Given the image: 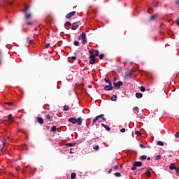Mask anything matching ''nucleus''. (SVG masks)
I'll list each match as a JSON object with an SVG mask.
<instances>
[{"label":"nucleus","instance_id":"c85d7f7f","mask_svg":"<svg viewBox=\"0 0 179 179\" xmlns=\"http://www.w3.org/2000/svg\"><path fill=\"white\" fill-rule=\"evenodd\" d=\"M75 143H66V146H69V147H73Z\"/></svg>","mask_w":179,"mask_h":179},{"label":"nucleus","instance_id":"2eb2a0df","mask_svg":"<svg viewBox=\"0 0 179 179\" xmlns=\"http://www.w3.org/2000/svg\"><path fill=\"white\" fill-rule=\"evenodd\" d=\"M37 122L39 123L40 124L43 125V117H38L37 118Z\"/></svg>","mask_w":179,"mask_h":179},{"label":"nucleus","instance_id":"7ed1b4c3","mask_svg":"<svg viewBox=\"0 0 179 179\" xmlns=\"http://www.w3.org/2000/svg\"><path fill=\"white\" fill-rule=\"evenodd\" d=\"M29 10V6H25V8L22 10V13H25L24 19L27 20H31L32 17V15L31 13H27V12Z\"/></svg>","mask_w":179,"mask_h":179},{"label":"nucleus","instance_id":"e2e57ef3","mask_svg":"<svg viewBox=\"0 0 179 179\" xmlns=\"http://www.w3.org/2000/svg\"><path fill=\"white\" fill-rule=\"evenodd\" d=\"M88 87L92 88V85H88Z\"/></svg>","mask_w":179,"mask_h":179},{"label":"nucleus","instance_id":"0e129e2a","mask_svg":"<svg viewBox=\"0 0 179 179\" xmlns=\"http://www.w3.org/2000/svg\"><path fill=\"white\" fill-rule=\"evenodd\" d=\"M0 125H1V122H0Z\"/></svg>","mask_w":179,"mask_h":179},{"label":"nucleus","instance_id":"c03bdc74","mask_svg":"<svg viewBox=\"0 0 179 179\" xmlns=\"http://www.w3.org/2000/svg\"><path fill=\"white\" fill-rule=\"evenodd\" d=\"M175 137L177 138H179V132L176 133Z\"/></svg>","mask_w":179,"mask_h":179},{"label":"nucleus","instance_id":"58836bf2","mask_svg":"<svg viewBox=\"0 0 179 179\" xmlns=\"http://www.w3.org/2000/svg\"><path fill=\"white\" fill-rule=\"evenodd\" d=\"M122 133H124L126 131L125 128H122V129L120 130Z\"/></svg>","mask_w":179,"mask_h":179},{"label":"nucleus","instance_id":"bb28decb","mask_svg":"<svg viewBox=\"0 0 179 179\" xmlns=\"http://www.w3.org/2000/svg\"><path fill=\"white\" fill-rule=\"evenodd\" d=\"M161 159H162V156L156 155V157H155V160L156 161L160 160Z\"/></svg>","mask_w":179,"mask_h":179},{"label":"nucleus","instance_id":"ddd939ff","mask_svg":"<svg viewBox=\"0 0 179 179\" xmlns=\"http://www.w3.org/2000/svg\"><path fill=\"white\" fill-rule=\"evenodd\" d=\"M157 17H158V14H154L153 15H152L150 17V21H155L156 19H157Z\"/></svg>","mask_w":179,"mask_h":179},{"label":"nucleus","instance_id":"a211bd4d","mask_svg":"<svg viewBox=\"0 0 179 179\" xmlns=\"http://www.w3.org/2000/svg\"><path fill=\"white\" fill-rule=\"evenodd\" d=\"M101 126H102L103 127L105 128V129H106V131H109L110 130V127L108 126H106L104 124H101Z\"/></svg>","mask_w":179,"mask_h":179},{"label":"nucleus","instance_id":"dca6fc26","mask_svg":"<svg viewBox=\"0 0 179 179\" xmlns=\"http://www.w3.org/2000/svg\"><path fill=\"white\" fill-rule=\"evenodd\" d=\"M169 169L171 171H173L176 169H178L176 166H175V164L172 163L171 164L170 166H169Z\"/></svg>","mask_w":179,"mask_h":179},{"label":"nucleus","instance_id":"79ce46f5","mask_svg":"<svg viewBox=\"0 0 179 179\" xmlns=\"http://www.w3.org/2000/svg\"><path fill=\"white\" fill-rule=\"evenodd\" d=\"M118 169H119V166L118 165H115L114 169L115 170H118Z\"/></svg>","mask_w":179,"mask_h":179},{"label":"nucleus","instance_id":"69168bd1","mask_svg":"<svg viewBox=\"0 0 179 179\" xmlns=\"http://www.w3.org/2000/svg\"><path fill=\"white\" fill-rule=\"evenodd\" d=\"M17 171H18V169H17Z\"/></svg>","mask_w":179,"mask_h":179},{"label":"nucleus","instance_id":"3c124183","mask_svg":"<svg viewBox=\"0 0 179 179\" xmlns=\"http://www.w3.org/2000/svg\"><path fill=\"white\" fill-rule=\"evenodd\" d=\"M8 106H12L13 105V102H9L7 103Z\"/></svg>","mask_w":179,"mask_h":179},{"label":"nucleus","instance_id":"423d86ee","mask_svg":"<svg viewBox=\"0 0 179 179\" xmlns=\"http://www.w3.org/2000/svg\"><path fill=\"white\" fill-rule=\"evenodd\" d=\"M113 85H114L116 90H120V88L123 85V82L119 81L117 83H113Z\"/></svg>","mask_w":179,"mask_h":179},{"label":"nucleus","instance_id":"49530a36","mask_svg":"<svg viewBox=\"0 0 179 179\" xmlns=\"http://www.w3.org/2000/svg\"><path fill=\"white\" fill-rule=\"evenodd\" d=\"M176 24H177V25H179V18L176 20Z\"/></svg>","mask_w":179,"mask_h":179},{"label":"nucleus","instance_id":"cd10ccee","mask_svg":"<svg viewBox=\"0 0 179 179\" xmlns=\"http://www.w3.org/2000/svg\"><path fill=\"white\" fill-rule=\"evenodd\" d=\"M56 130H57V128H56L55 126L52 127V128H51V131H52V132H55Z\"/></svg>","mask_w":179,"mask_h":179},{"label":"nucleus","instance_id":"9d476101","mask_svg":"<svg viewBox=\"0 0 179 179\" xmlns=\"http://www.w3.org/2000/svg\"><path fill=\"white\" fill-rule=\"evenodd\" d=\"M133 166L135 167H141V166H143V163L141 162H136L134 163Z\"/></svg>","mask_w":179,"mask_h":179},{"label":"nucleus","instance_id":"a878e982","mask_svg":"<svg viewBox=\"0 0 179 179\" xmlns=\"http://www.w3.org/2000/svg\"><path fill=\"white\" fill-rule=\"evenodd\" d=\"M12 119H13V115L12 114H10L8 115V121H12Z\"/></svg>","mask_w":179,"mask_h":179},{"label":"nucleus","instance_id":"e433bc0d","mask_svg":"<svg viewBox=\"0 0 179 179\" xmlns=\"http://www.w3.org/2000/svg\"><path fill=\"white\" fill-rule=\"evenodd\" d=\"M141 91L142 92H145V87L141 86Z\"/></svg>","mask_w":179,"mask_h":179},{"label":"nucleus","instance_id":"c756f323","mask_svg":"<svg viewBox=\"0 0 179 179\" xmlns=\"http://www.w3.org/2000/svg\"><path fill=\"white\" fill-rule=\"evenodd\" d=\"M114 176L116 177H121V173H120V172H116L115 173Z\"/></svg>","mask_w":179,"mask_h":179},{"label":"nucleus","instance_id":"13d9d810","mask_svg":"<svg viewBox=\"0 0 179 179\" xmlns=\"http://www.w3.org/2000/svg\"><path fill=\"white\" fill-rule=\"evenodd\" d=\"M146 159H148V161H150V157H147Z\"/></svg>","mask_w":179,"mask_h":179},{"label":"nucleus","instance_id":"39448f33","mask_svg":"<svg viewBox=\"0 0 179 179\" xmlns=\"http://www.w3.org/2000/svg\"><path fill=\"white\" fill-rule=\"evenodd\" d=\"M90 58H95L99 55V50H92L90 52Z\"/></svg>","mask_w":179,"mask_h":179},{"label":"nucleus","instance_id":"4d7b16f0","mask_svg":"<svg viewBox=\"0 0 179 179\" xmlns=\"http://www.w3.org/2000/svg\"><path fill=\"white\" fill-rule=\"evenodd\" d=\"M1 62H2V57H0V64H1Z\"/></svg>","mask_w":179,"mask_h":179},{"label":"nucleus","instance_id":"a19ab883","mask_svg":"<svg viewBox=\"0 0 179 179\" xmlns=\"http://www.w3.org/2000/svg\"><path fill=\"white\" fill-rule=\"evenodd\" d=\"M46 119L48 120H50V119H51L50 115H46Z\"/></svg>","mask_w":179,"mask_h":179},{"label":"nucleus","instance_id":"6e6552de","mask_svg":"<svg viewBox=\"0 0 179 179\" xmlns=\"http://www.w3.org/2000/svg\"><path fill=\"white\" fill-rule=\"evenodd\" d=\"M134 73H135V71H129V73H126V78H132L134 76Z\"/></svg>","mask_w":179,"mask_h":179},{"label":"nucleus","instance_id":"2f4dec72","mask_svg":"<svg viewBox=\"0 0 179 179\" xmlns=\"http://www.w3.org/2000/svg\"><path fill=\"white\" fill-rule=\"evenodd\" d=\"M145 176H148V177H150V171H146Z\"/></svg>","mask_w":179,"mask_h":179},{"label":"nucleus","instance_id":"f704fd0d","mask_svg":"<svg viewBox=\"0 0 179 179\" xmlns=\"http://www.w3.org/2000/svg\"><path fill=\"white\" fill-rule=\"evenodd\" d=\"M104 81H105V83H109L111 82V81L109 80L108 78H105Z\"/></svg>","mask_w":179,"mask_h":179},{"label":"nucleus","instance_id":"20e7f679","mask_svg":"<svg viewBox=\"0 0 179 179\" xmlns=\"http://www.w3.org/2000/svg\"><path fill=\"white\" fill-rule=\"evenodd\" d=\"M78 40L83 41V45L87 44V35L85 32H83L80 36H78Z\"/></svg>","mask_w":179,"mask_h":179},{"label":"nucleus","instance_id":"09e8293b","mask_svg":"<svg viewBox=\"0 0 179 179\" xmlns=\"http://www.w3.org/2000/svg\"><path fill=\"white\" fill-rule=\"evenodd\" d=\"M139 146H140L141 148H145V145H143V144L139 145Z\"/></svg>","mask_w":179,"mask_h":179},{"label":"nucleus","instance_id":"1a4fd4ad","mask_svg":"<svg viewBox=\"0 0 179 179\" xmlns=\"http://www.w3.org/2000/svg\"><path fill=\"white\" fill-rule=\"evenodd\" d=\"M75 14H76V11H73V12H71V13H69V14H66V19H70V18L72 17L73 15H75Z\"/></svg>","mask_w":179,"mask_h":179},{"label":"nucleus","instance_id":"9b49d317","mask_svg":"<svg viewBox=\"0 0 179 179\" xmlns=\"http://www.w3.org/2000/svg\"><path fill=\"white\" fill-rule=\"evenodd\" d=\"M113 90V87H112V86L106 85L104 87L105 91H112Z\"/></svg>","mask_w":179,"mask_h":179},{"label":"nucleus","instance_id":"052dcab7","mask_svg":"<svg viewBox=\"0 0 179 179\" xmlns=\"http://www.w3.org/2000/svg\"><path fill=\"white\" fill-rule=\"evenodd\" d=\"M171 22V19L168 20V22Z\"/></svg>","mask_w":179,"mask_h":179},{"label":"nucleus","instance_id":"c9c22d12","mask_svg":"<svg viewBox=\"0 0 179 179\" xmlns=\"http://www.w3.org/2000/svg\"><path fill=\"white\" fill-rule=\"evenodd\" d=\"M93 149H94L96 151H99V145H95L94 147H93Z\"/></svg>","mask_w":179,"mask_h":179},{"label":"nucleus","instance_id":"8fccbe9b","mask_svg":"<svg viewBox=\"0 0 179 179\" xmlns=\"http://www.w3.org/2000/svg\"><path fill=\"white\" fill-rule=\"evenodd\" d=\"M28 26H31L32 25V22H27Z\"/></svg>","mask_w":179,"mask_h":179},{"label":"nucleus","instance_id":"de8ad7c7","mask_svg":"<svg viewBox=\"0 0 179 179\" xmlns=\"http://www.w3.org/2000/svg\"><path fill=\"white\" fill-rule=\"evenodd\" d=\"M134 111H138V107H135L133 108Z\"/></svg>","mask_w":179,"mask_h":179},{"label":"nucleus","instance_id":"7c9ffc66","mask_svg":"<svg viewBox=\"0 0 179 179\" xmlns=\"http://www.w3.org/2000/svg\"><path fill=\"white\" fill-rule=\"evenodd\" d=\"M135 134L138 136H141V133L139 131H136Z\"/></svg>","mask_w":179,"mask_h":179},{"label":"nucleus","instance_id":"412c9836","mask_svg":"<svg viewBox=\"0 0 179 179\" xmlns=\"http://www.w3.org/2000/svg\"><path fill=\"white\" fill-rule=\"evenodd\" d=\"M69 110H70V107H69L67 105H64V111H68Z\"/></svg>","mask_w":179,"mask_h":179},{"label":"nucleus","instance_id":"4be33fe9","mask_svg":"<svg viewBox=\"0 0 179 179\" xmlns=\"http://www.w3.org/2000/svg\"><path fill=\"white\" fill-rule=\"evenodd\" d=\"M147 158H148V157H147L146 155H143V156H141V157L139 158V159L143 160V161H145V160H146Z\"/></svg>","mask_w":179,"mask_h":179},{"label":"nucleus","instance_id":"603ef678","mask_svg":"<svg viewBox=\"0 0 179 179\" xmlns=\"http://www.w3.org/2000/svg\"><path fill=\"white\" fill-rule=\"evenodd\" d=\"M108 84L109 85L108 86H112V83L111 82L108 83Z\"/></svg>","mask_w":179,"mask_h":179},{"label":"nucleus","instance_id":"5701e85b","mask_svg":"<svg viewBox=\"0 0 179 179\" xmlns=\"http://www.w3.org/2000/svg\"><path fill=\"white\" fill-rule=\"evenodd\" d=\"M77 175L75 173L71 174V179H76Z\"/></svg>","mask_w":179,"mask_h":179},{"label":"nucleus","instance_id":"5fc2aeb1","mask_svg":"<svg viewBox=\"0 0 179 179\" xmlns=\"http://www.w3.org/2000/svg\"><path fill=\"white\" fill-rule=\"evenodd\" d=\"M112 169H109V171H108V173H111Z\"/></svg>","mask_w":179,"mask_h":179},{"label":"nucleus","instance_id":"ea45409f","mask_svg":"<svg viewBox=\"0 0 179 179\" xmlns=\"http://www.w3.org/2000/svg\"><path fill=\"white\" fill-rule=\"evenodd\" d=\"M50 47V44L48 43L46 44V45L45 46V48H49Z\"/></svg>","mask_w":179,"mask_h":179},{"label":"nucleus","instance_id":"f3484780","mask_svg":"<svg viewBox=\"0 0 179 179\" xmlns=\"http://www.w3.org/2000/svg\"><path fill=\"white\" fill-rule=\"evenodd\" d=\"M90 64L91 65L94 64H95V58H93V57H90Z\"/></svg>","mask_w":179,"mask_h":179},{"label":"nucleus","instance_id":"0eeeda50","mask_svg":"<svg viewBox=\"0 0 179 179\" xmlns=\"http://www.w3.org/2000/svg\"><path fill=\"white\" fill-rule=\"evenodd\" d=\"M79 27V24L77 22H73L71 25V30L75 31Z\"/></svg>","mask_w":179,"mask_h":179},{"label":"nucleus","instance_id":"6ab92c4d","mask_svg":"<svg viewBox=\"0 0 179 179\" xmlns=\"http://www.w3.org/2000/svg\"><path fill=\"white\" fill-rule=\"evenodd\" d=\"M136 97L137 99L143 98V94L142 93H136Z\"/></svg>","mask_w":179,"mask_h":179},{"label":"nucleus","instance_id":"f03ea898","mask_svg":"<svg viewBox=\"0 0 179 179\" xmlns=\"http://www.w3.org/2000/svg\"><path fill=\"white\" fill-rule=\"evenodd\" d=\"M82 117H79L78 119H76L75 117H71L69 119V122H71V124H78V125H82Z\"/></svg>","mask_w":179,"mask_h":179},{"label":"nucleus","instance_id":"bf43d9fd","mask_svg":"<svg viewBox=\"0 0 179 179\" xmlns=\"http://www.w3.org/2000/svg\"><path fill=\"white\" fill-rule=\"evenodd\" d=\"M72 149H71L70 154H73Z\"/></svg>","mask_w":179,"mask_h":179},{"label":"nucleus","instance_id":"864d4df0","mask_svg":"<svg viewBox=\"0 0 179 179\" xmlns=\"http://www.w3.org/2000/svg\"><path fill=\"white\" fill-rule=\"evenodd\" d=\"M3 172H4V171L3 169H0V173H3Z\"/></svg>","mask_w":179,"mask_h":179},{"label":"nucleus","instance_id":"aec40b11","mask_svg":"<svg viewBox=\"0 0 179 179\" xmlns=\"http://www.w3.org/2000/svg\"><path fill=\"white\" fill-rule=\"evenodd\" d=\"M116 100H117V96L116 95H113V96L110 97V101H116Z\"/></svg>","mask_w":179,"mask_h":179},{"label":"nucleus","instance_id":"6e6d98bb","mask_svg":"<svg viewBox=\"0 0 179 179\" xmlns=\"http://www.w3.org/2000/svg\"><path fill=\"white\" fill-rule=\"evenodd\" d=\"M176 3H177V5H179V0H177V1H176Z\"/></svg>","mask_w":179,"mask_h":179},{"label":"nucleus","instance_id":"680f3d73","mask_svg":"<svg viewBox=\"0 0 179 179\" xmlns=\"http://www.w3.org/2000/svg\"><path fill=\"white\" fill-rule=\"evenodd\" d=\"M8 4L12 5V2H8Z\"/></svg>","mask_w":179,"mask_h":179},{"label":"nucleus","instance_id":"393cba45","mask_svg":"<svg viewBox=\"0 0 179 179\" xmlns=\"http://www.w3.org/2000/svg\"><path fill=\"white\" fill-rule=\"evenodd\" d=\"M157 145L159 146H164V143H163L162 141H158Z\"/></svg>","mask_w":179,"mask_h":179},{"label":"nucleus","instance_id":"a18cd8bd","mask_svg":"<svg viewBox=\"0 0 179 179\" xmlns=\"http://www.w3.org/2000/svg\"><path fill=\"white\" fill-rule=\"evenodd\" d=\"M136 167H137V166H134L133 167H131V171H136Z\"/></svg>","mask_w":179,"mask_h":179},{"label":"nucleus","instance_id":"37998d69","mask_svg":"<svg viewBox=\"0 0 179 179\" xmlns=\"http://www.w3.org/2000/svg\"><path fill=\"white\" fill-rule=\"evenodd\" d=\"M173 170H175L176 171V173H179V168H177V169H173Z\"/></svg>","mask_w":179,"mask_h":179},{"label":"nucleus","instance_id":"4468645a","mask_svg":"<svg viewBox=\"0 0 179 179\" xmlns=\"http://www.w3.org/2000/svg\"><path fill=\"white\" fill-rule=\"evenodd\" d=\"M6 145V140H3V148H1V151L3 152L6 150L5 146Z\"/></svg>","mask_w":179,"mask_h":179},{"label":"nucleus","instance_id":"473e14b6","mask_svg":"<svg viewBox=\"0 0 179 179\" xmlns=\"http://www.w3.org/2000/svg\"><path fill=\"white\" fill-rule=\"evenodd\" d=\"M69 26H71L70 22H66V23H64V27H69Z\"/></svg>","mask_w":179,"mask_h":179},{"label":"nucleus","instance_id":"f257e3e1","mask_svg":"<svg viewBox=\"0 0 179 179\" xmlns=\"http://www.w3.org/2000/svg\"><path fill=\"white\" fill-rule=\"evenodd\" d=\"M103 117H104L103 114H101L99 115H97L96 117L93 119L92 124L94 125V124L96 123L97 122H102V121L103 122H106V118H105Z\"/></svg>","mask_w":179,"mask_h":179},{"label":"nucleus","instance_id":"72a5a7b5","mask_svg":"<svg viewBox=\"0 0 179 179\" xmlns=\"http://www.w3.org/2000/svg\"><path fill=\"white\" fill-rule=\"evenodd\" d=\"M33 40L29 39V38H27V42L29 43V44H31L32 43Z\"/></svg>","mask_w":179,"mask_h":179},{"label":"nucleus","instance_id":"4c0bfd02","mask_svg":"<svg viewBox=\"0 0 179 179\" xmlns=\"http://www.w3.org/2000/svg\"><path fill=\"white\" fill-rule=\"evenodd\" d=\"M103 57H104V55H103V54H101V55H99V59H100V60L103 59Z\"/></svg>","mask_w":179,"mask_h":179},{"label":"nucleus","instance_id":"b1692460","mask_svg":"<svg viewBox=\"0 0 179 179\" xmlns=\"http://www.w3.org/2000/svg\"><path fill=\"white\" fill-rule=\"evenodd\" d=\"M73 45H74V46H80V42L76 41L73 42Z\"/></svg>","mask_w":179,"mask_h":179},{"label":"nucleus","instance_id":"f8f14e48","mask_svg":"<svg viewBox=\"0 0 179 179\" xmlns=\"http://www.w3.org/2000/svg\"><path fill=\"white\" fill-rule=\"evenodd\" d=\"M68 60H69V62L72 64L74 61L77 60V57H69Z\"/></svg>","mask_w":179,"mask_h":179}]
</instances>
